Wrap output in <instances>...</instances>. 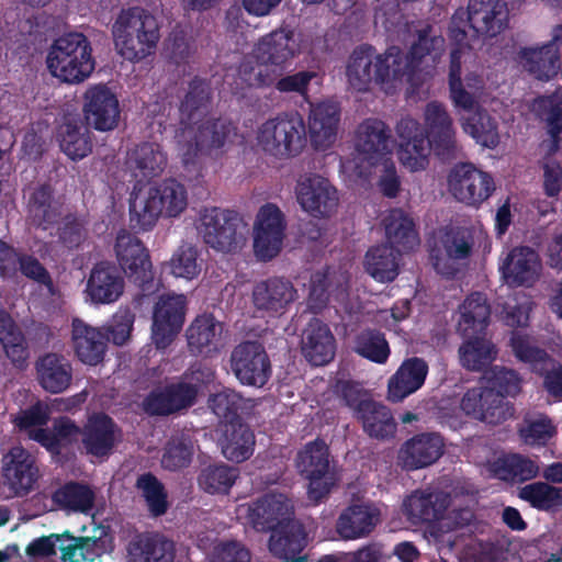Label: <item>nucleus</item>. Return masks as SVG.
I'll return each instance as SVG.
<instances>
[{
	"mask_svg": "<svg viewBox=\"0 0 562 562\" xmlns=\"http://www.w3.org/2000/svg\"><path fill=\"white\" fill-rule=\"evenodd\" d=\"M183 131L180 136L179 155L184 165H192L200 155L222 148L232 127L226 121L209 110V95L203 85L194 86L180 106Z\"/></svg>",
	"mask_w": 562,
	"mask_h": 562,
	"instance_id": "nucleus-1",
	"label": "nucleus"
},
{
	"mask_svg": "<svg viewBox=\"0 0 562 562\" xmlns=\"http://www.w3.org/2000/svg\"><path fill=\"white\" fill-rule=\"evenodd\" d=\"M487 385L469 389L461 398L462 412L481 422L497 425L514 415V406L506 401L520 392L521 380L512 369L494 367L485 373Z\"/></svg>",
	"mask_w": 562,
	"mask_h": 562,
	"instance_id": "nucleus-2",
	"label": "nucleus"
},
{
	"mask_svg": "<svg viewBox=\"0 0 562 562\" xmlns=\"http://www.w3.org/2000/svg\"><path fill=\"white\" fill-rule=\"evenodd\" d=\"M301 52L300 34L288 27L277 29L257 41L251 53L257 66L244 64L240 75L250 87L270 86Z\"/></svg>",
	"mask_w": 562,
	"mask_h": 562,
	"instance_id": "nucleus-3",
	"label": "nucleus"
},
{
	"mask_svg": "<svg viewBox=\"0 0 562 562\" xmlns=\"http://www.w3.org/2000/svg\"><path fill=\"white\" fill-rule=\"evenodd\" d=\"M490 314V306L479 292L470 294L462 304L458 329L464 344L459 352L463 367L471 371H482L497 355L495 346L485 338Z\"/></svg>",
	"mask_w": 562,
	"mask_h": 562,
	"instance_id": "nucleus-4",
	"label": "nucleus"
},
{
	"mask_svg": "<svg viewBox=\"0 0 562 562\" xmlns=\"http://www.w3.org/2000/svg\"><path fill=\"white\" fill-rule=\"evenodd\" d=\"M115 52L125 60L139 63L155 54L160 27L157 19L142 8L122 10L111 27Z\"/></svg>",
	"mask_w": 562,
	"mask_h": 562,
	"instance_id": "nucleus-5",
	"label": "nucleus"
},
{
	"mask_svg": "<svg viewBox=\"0 0 562 562\" xmlns=\"http://www.w3.org/2000/svg\"><path fill=\"white\" fill-rule=\"evenodd\" d=\"M353 148L351 157L341 162V169L350 179L368 180L372 165L392 157L391 130L382 120L366 119L355 132Z\"/></svg>",
	"mask_w": 562,
	"mask_h": 562,
	"instance_id": "nucleus-6",
	"label": "nucleus"
},
{
	"mask_svg": "<svg viewBox=\"0 0 562 562\" xmlns=\"http://www.w3.org/2000/svg\"><path fill=\"white\" fill-rule=\"evenodd\" d=\"M187 206L186 187L168 179L135 194L131 202V222L140 229H149L160 216L177 217Z\"/></svg>",
	"mask_w": 562,
	"mask_h": 562,
	"instance_id": "nucleus-7",
	"label": "nucleus"
},
{
	"mask_svg": "<svg viewBox=\"0 0 562 562\" xmlns=\"http://www.w3.org/2000/svg\"><path fill=\"white\" fill-rule=\"evenodd\" d=\"M46 65L52 76L61 82H83L95 68L90 41L78 32L58 37L47 53Z\"/></svg>",
	"mask_w": 562,
	"mask_h": 562,
	"instance_id": "nucleus-8",
	"label": "nucleus"
},
{
	"mask_svg": "<svg viewBox=\"0 0 562 562\" xmlns=\"http://www.w3.org/2000/svg\"><path fill=\"white\" fill-rule=\"evenodd\" d=\"M305 124L297 112L281 113L260 123L256 145L276 158H290L304 147Z\"/></svg>",
	"mask_w": 562,
	"mask_h": 562,
	"instance_id": "nucleus-9",
	"label": "nucleus"
},
{
	"mask_svg": "<svg viewBox=\"0 0 562 562\" xmlns=\"http://www.w3.org/2000/svg\"><path fill=\"white\" fill-rule=\"evenodd\" d=\"M198 231L206 245L224 254L238 252L247 243V223L229 210L204 209L199 216Z\"/></svg>",
	"mask_w": 562,
	"mask_h": 562,
	"instance_id": "nucleus-10",
	"label": "nucleus"
},
{
	"mask_svg": "<svg viewBox=\"0 0 562 562\" xmlns=\"http://www.w3.org/2000/svg\"><path fill=\"white\" fill-rule=\"evenodd\" d=\"M443 45V37L432 26L419 31L418 41L412 46L411 55H405L398 47H390L384 54H376L378 70L381 72L380 85L385 91L395 89L403 78L414 70L417 59L432 52L437 55Z\"/></svg>",
	"mask_w": 562,
	"mask_h": 562,
	"instance_id": "nucleus-11",
	"label": "nucleus"
},
{
	"mask_svg": "<svg viewBox=\"0 0 562 562\" xmlns=\"http://www.w3.org/2000/svg\"><path fill=\"white\" fill-rule=\"evenodd\" d=\"M60 552L63 562H94L108 551L102 537L74 536L66 530L34 539L26 547V553L34 558H48Z\"/></svg>",
	"mask_w": 562,
	"mask_h": 562,
	"instance_id": "nucleus-12",
	"label": "nucleus"
},
{
	"mask_svg": "<svg viewBox=\"0 0 562 562\" xmlns=\"http://www.w3.org/2000/svg\"><path fill=\"white\" fill-rule=\"evenodd\" d=\"M297 473L307 481V496L314 503L325 498L335 485V475L330 471L329 449L324 440L317 438L307 442L296 454Z\"/></svg>",
	"mask_w": 562,
	"mask_h": 562,
	"instance_id": "nucleus-13",
	"label": "nucleus"
},
{
	"mask_svg": "<svg viewBox=\"0 0 562 562\" xmlns=\"http://www.w3.org/2000/svg\"><path fill=\"white\" fill-rule=\"evenodd\" d=\"M285 229V215L277 204L259 207L251 227L252 251L259 261H269L281 252Z\"/></svg>",
	"mask_w": 562,
	"mask_h": 562,
	"instance_id": "nucleus-14",
	"label": "nucleus"
},
{
	"mask_svg": "<svg viewBox=\"0 0 562 562\" xmlns=\"http://www.w3.org/2000/svg\"><path fill=\"white\" fill-rule=\"evenodd\" d=\"M295 194L302 210L314 218H329L338 211V190L323 176L311 173L300 177Z\"/></svg>",
	"mask_w": 562,
	"mask_h": 562,
	"instance_id": "nucleus-15",
	"label": "nucleus"
},
{
	"mask_svg": "<svg viewBox=\"0 0 562 562\" xmlns=\"http://www.w3.org/2000/svg\"><path fill=\"white\" fill-rule=\"evenodd\" d=\"M448 189L460 203L479 206L495 190L492 176L470 162L456 165L448 177Z\"/></svg>",
	"mask_w": 562,
	"mask_h": 562,
	"instance_id": "nucleus-16",
	"label": "nucleus"
},
{
	"mask_svg": "<svg viewBox=\"0 0 562 562\" xmlns=\"http://www.w3.org/2000/svg\"><path fill=\"white\" fill-rule=\"evenodd\" d=\"M231 368L243 385L262 387L271 378L272 368L265 347L258 341H244L231 353Z\"/></svg>",
	"mask_w": 562,
	"mask_h": 562,
	"instance_id": "nucleus-17",
	"label": "nucleus"
},
{
	"mask_svg": "<svg viewBox=\"0 0 562 562\" xmlns=\"http://www.w3.org/2000/svg\"><path fill=\"white\" fill-rule=\"evenodd\" d=\"M187 297L183 294H162L153 310L151 338L157 349L169 347L186 321Z\"/></svg>",
	"mask_w": 562,
	"mask_h": 562,
	"instance_id": "nucleus-18",
	"label": "nucleus"
},
{
	"mask_svg": "<svg viewBox=\"0 0 562 562\" xmlns=\"http://www.w3.org/2000/svg\"><path fill=\"white\" fill-rule=\"evenodd\" d=\"M395 133L398 139L400 164L411 172L425 170L434 143L427 139L419 122L412 117H403L397 122Z\"/></svg>",
	"mask_w": 562,
	"mask_h": 562,
	"instance_id": "nucleus-19",
	"label": "nucleus"
},
{
	"mask_svg": "<svg viewBox=\"0 0 562 562\" xmlns=\"http://www.w3.org/2000/svg\"><path fill=\"white\" fill-rule=\"evenodd\" d=\"M82 113L88 126L100 132L113 131L120 121V102L104 83L90 85L82 94Z\"/></svg>",
	"mask_w": 562,
	"mask_h": 562,
	"instance_id": "nucleus-20",
	"label": "nucleus"
},
{
	"mask_svg": "<svg viewBox=\"0 0 562 562\" xmlns=\"http://www.w3.org/2000/svg\"><path fill=\"white\" fill-rule=\"evenodd\" d=\"M198 390L183 380L154 387L143 401V409L149 416L168 417L192 407Z\"/></svg>",
	"mask_w": 562,
	"mask_h": 562,
	"instance_id": "nucleus-21",
	"label": "nucleus"
},
{
	"mask_svg": "<svg viewBox=\"0 0 562 562\" xmlns=\"http://www.w3.org/2000/svg\"><path fill=\"white\" fill-rule=\"evenodd\" d=\"M4 484L16 495L30 493L40 477L35 457L23 447H12L2 458Z\"/></svg>",
	"mask_w": 562,
	"mask_h": 562,
	"instance_id": "nucleus-22",
	"label": "nucleus"
},
{
	"mask_svg": "<svg viewBox=\"0 0 562 562\" xmlns=\"http://www.w3.org/2000/svg\"><path fill=\"white\" fill-rule=\"evenodd\" d=\"M122 435L121 428L108 414L92 413L82 426V449L88 456L109 457Z\"/></svg>",
	"mask_w": 562,
	"mask_h": 562,
	"instance_id": "nucleus-23",
	"label": "nucleus"
},
{
	"mask_svg": "<svg viewBox=\"0 0 562 562\" xmlns=\"http://www.w3.org/2000/svg\"><path fill=\"white\" fill-rule=\"evenodd\" d=\"M443 438L436 432H423L406 440L398 451V461L407 471L434 464L443 453Z\"/></svg>",
	"mask_w": 562,
	"mask_h": 562,
	"instance_id": "nucleus-24",
	"label": "nucleus"
},
{
	"mask_svg": "<svg viewBox=\"0 0 562 562\" xmlns=\"http://www.w3.org/2000/svg\"><path fill=\"white\" fill-rule=\"evenodd\" d=\"M562 26L553 31L552 40L541 46L527 47L519 53V63L528 72L538 79L549 80L558 74L560 64V45Z\"/></svg>",
	"mask_w": 562,
	"mask_h": 562,
	"instance_id": "nucleus-25",
	"label": "nucleus"
},
{
	"mask_svg": "<svg viewBox=\"0 0 562 562\" xmlns=\"http://www.w3.org/2000/svg\"><path fill=\"white\" fill-rule=\"evenodd\" d=\"M116 257L126 278L151 281V262L148 252L138 238L121 232L115 244Z\"/></svg>",
	"mask_w": 562,
	"mask_h": 562,
	"instance_id": "nucleus-26",
	"label": "nucleus"
},
{
	"mask_svg": "<svg viewBox=\"0 0 562 562\" xmlns=\"http://www.w3.org/2000/svg\"><path fill=\"white\" fill-rule=\"evenodd\" d=\"M307 541V535L303 524L292 519L280 524L271 531L269 550L273 557L283 562H306L301 557Z\"/></svg>",
	"mask_w": 562,
	"mask_h": 562,
	"instance_id": "nucleus-27",
	"label": "nucleus"
},
{
	"mask_svg": "<svg viewBox=\"0 0 562 562\" xmlns=\"http://www.w3.org/2000/svg\"><path fill=\"white\" fill-rule=\"evenodd\" d=\"M428 363L419 357L405 359L387 381L386 398L400 403L417 392L425 383Z\"/></svg>",
	"mask_w": 562,
	"mask_h": 562,
	"instance_id": "nucleus-28",
	"label": "nucleus"
},
{
	"mask_svg": "<svg viewBox=\"0 0 562 562\" xmlns=\"http://www.w3.org/2000/svg\"><path fill=\"white\" fill-rule=\"evenodd\" d=\"M291 507L283 494L268 493L257 498L249 506L248 520L257 531H272L290 518Z\"/></svg>",
	"mask_w": 562,
	"mask_h": 562,
	"instance_id": "nucleus-29",
	"label": "nucleus"
},
{
	"mask_svg": "<svg viewBox=\"0 0 562 562\" xmlns=\"http://www.w3.org/2000/svg\"><path fill=\"white\" fill-rule=\"evenodd\" d=\"M465 46L452 50L449 75L450 97L457 108L471 110L481 98L484 81L475 72H469L464 81L461 80V56Z\"/></svg>",
	"mask_w": 562,
	"mask_h": 562,
	"instance_id": "nucleus-30",
	"label": "nucleus"
},
{
	"mask_svg": "<svg viewBox=\"0 0 562 562\" xmlns=\"http://www.w3.org/2000/svg\"><path fill=\"white\" fill-rule=\"evenodd\" d=\"M543 266L539 254L529 246H516L499 258L502 277L509 281H531L541 277Z\"/></svg>",
	"mask_w": 562,
	"mask_h": 562,
	"instance_id": "nucleus-31",
	"label": "nucleus"
},
{
	"mask_svg": "<svg viewBox=\"0 0 562 562\" xmlns=\"http://www.w3.org/2000/svg\"><path fill=\"white\" fill-rule=\"evenodd\" d=\"M339 108L337 103L324 101L311 106L308 130L311 140L318 150L330 148L337 139Z\"/></svg>",
	"mask_w": 562,
	"mask_h": 562,
	"instance_id": "nucleus-32",
	"label": "nucleus"
},
{
	"mask_svg": "<svg viewBox=\"0 0 562 562\" xmlns=\"http://www.w3.org/2000/svg\"><path fill=\"white\" fill-rule=\"evenodd\" d=\"M450 501V495L440 491H416L404 501L403 512L415 525L435 522L443 518Z\"/></svg>",
	"mask_w": 562,
	"mask_h": 562,
	"instance_id": "nucleus-33",
	"label": "nucleus"
},
{
	"mask_svg": "<svg viewBox=\"0 0 562 562\" xmlns=\"http://www.w3.org/2000/svg\"><path fill=\"white\" fill-rule=\"evenodd\" d=\"M345 75L355 91H368L373 83L380 85L375 50L370 46L357 47L347 59Z\"/></svg>",
	"mask_w": 562,
	"mask_h": 562,
	"instance_id": "nucleus-34",
	"label": "nucleus"
},
{
	"mask_svg": "<svg viewBox=\"0 0 562 562\" xmlns=\"http://www.w3.org/2000/svg\"><path fill=\"white\" fill-rule=\"evenodd\" d=\"M470 250L465 232H446L440 238V246L432 252L434 267L441 276L450 277L459 269L460 261L469 256Z\"/></svg>",
	"mask_w": 562,
	"mask_h": 562,
	"instance_id": "nucleus-35",
	"label": "nucleus"
},
{
	"mask_svg": "<svg viewBox=\"0 0 562 562\" xmlns=\"http://www.w3.org/2000/svg\"><path fill=\"white\" fill-rule=\"evenodd\" d=\"M424 123L437 154L446 155L456 147L453 121L441 103L432 101L426 105Z\"/></svg>",
	"mask_w": 562,
	"mask_h": 562,
	"instance_id": "nucleus-36",
	"label": "nucleus"
},
{
	"mask_svg": "<svg viewBox=\"0 0 562 562\" xmlns=\"http://www.w3.org/2000/svg\"><path fill=\"white\" fill-rule=\"evenodd\" d=\"M335 337L328 325L318 319L310 322L302 338V353L313 366L327 364L335 356Z\"/></svg>",
	"mask_w": 562,
	"mask_h": 562,
	"instance_id": "nucleus-37",
	"label": "nucleus"
},
{
	"mask_svg": "<svg viewBox=\"0 0 562 562\" xmlns=\"http://www.w3.org/2000/svg\"><path fill=\"white\" fill-rule=\"evenodd\" d=\"M130 562H172L175 544L159 532L137 535L127 548Z\"/></svg>",
	"mask_w": 562,
	"mask_h": 562,
	"instance_id": "nucleus-38",
	"label": "nucleus"
},
{
	"mask_svg": "<svg viewBox=\"0 0 562 562\" xmlns=\"http://www.w3.org/2000/svg\"><path fill=\"white\" fill-rule=\"evenodd\" d=\"M36 373L40 385L52 394L66 391L72 380L70 362L54 352L46 353L36 361Z\"/></svg>",
	"mask_w": 562,
	"mask_h": 562,
	"instance_id": "nucleus-39",
	"label": "nucleus"
},
{
	"mask_svg": "<svg viewBox=\"0 0 562 562\" xmlns=\"http://www.w3.org/2000/svg\"><path fill=\"white\" fill-rule=\"evenodd\" d=\"M220 445L227 460L241 463L254 454L256 437L252 429L241 420L226 423Z\"/></svg>",
	"mask_w": 562,
	"mask_h": 562,
	"instance_id": "nucleus-40",
	"label": "nucleus"
},
{
	"mask_svg": "<svg viewBox=\"0 0 562 562\" xmlns=\"http://www.w3.org/2000/svg\"><path fill=\"white\" fill-rule=\"evenodd\" d=\"M223 325L213 314L198 315L186 330L189 351L194 356H206L217 350Z\"/></svg>",
	"mask_w": 562,
	"mask_h": 562,
	"instance_id": "nucleus-41",
	"label": "nucleus"
},
{
	"mask_svg": "<svg viewBox=\"0 0 562 562\" xmlns=\"http://www.w3.org/2000/svg\"><path fill=\"white\" fill-rule=\"evenodd\" d=\"M106 338L98 329L80 319L72 322V342L78 359L89 366L103 361L106 351Z\"/></svg>",
	"mask_w": 562,
	"mask_h": 562,
	"instance_id": "nucleus-42",
	"label": "nucleus"
},
{
	"mask_svg": "<svg viewBox=\"0 0 562 562\" xmlns=\"http://www.w3.org/2000/svg\"><path fill=\"white\" fill-rule=\"evenodd\" d=\"M379 520V512L366 505H351L339 516L336 530L344 539L368 536Z\"/></svg>",
	"mask_w": 562,
	"mask_h": 562,
	"instance_id": "nucleus-43",
	"label": "nucleus"
},
{
	"mask_svg": "<svg viewBox=\"0 0 562 562\" xmlns=\"http://www.w3.org/2000/svg\"><path fill=\"white\" fill-rule=\"evenodd\" d=\"M531 110L547 122L550 139L542 144V148L549 155L557 153L559 150V134L562 131V91L535 99Z\"/></svg>",
	"mask_w": 562,
	"mask_h": 562,
	"instance_id": "nucleus-44",
	"label": "nucleus"
},
{
	"mask_svg": "<svg viewBox=\"0 0 562 562\" xmlns=\"http://www.w3.org/2000/svg\"><path fill=\"white\" fill-rule=\"evenodd\" d=\"M385 236L392 249L407 251L418 244L415 224L412 217L401 209H393L382 218Z\"/></svg>",
	"mask_w": 562,
	"mask_h": 562,
	"instance_id": "nucleus-45",
	"label": "nucleus"
},
{
	"mask_svg": "<svg viewBox=\"0 0 562 562\" xmlns=\"http://www.w3.org/2000/svg\"><path fill=\"white\" fill-rule=\"evenodd\" d=\"M60 150L71 160H81L92 151L91 133L88 125L79 121L61 124L57 132Z\"/></svg>",
	"mask_w": 562,
	"mask_h": 562,
	"instance_id": "nucleus-46",
	"label": "nucleus"
},
{
	"mask_svg": "<svg viewBox=\"0 0 562 562\" xmlns=\"http://www.w3.org/2000/svg\"><path fill=\"white\" fill-rule=\"evenodd\" d=\"M362 424L363 431L379 440L393 438L397 424L391 409L376 401L364 405L362 412L356 417Z\"/></svg>",
	"mask_w": 562,
	"mask_h": 562,
	"instance_id": "nucleus-47",
	"label": "nucleus"
},
{
	"mask_svg": "<svg viewBox=\"0 0 562 562\" xmlns=\"http://www.w3.org/2000/svg\"><path fill=\"white\" fill-rule=\"evenodd\" d=\"M491 471L498 480L510 483H524L538 476L536 461L519 453H509L496 459Z\"/></svg>",
	"mask_w": 562,
	"mask_h": 562,
	"instance_id": "nucleus-48",
	"label": "nucleus"
},
{
	"mask_svg": "<svg viewBox=\"0 0 562 562\" xmlns=\"http://www.w3.org/2000/svg\"><path fill=\"white\" fill-rule=\"evenodd\" d=\"M295 295L293 283H256L252 301L258 310L280 312L294 301Z\"/></svg>",
	"mask_w": 562,
	"mask_h": 562,
	"instance_id": "nucleus-49",
	"label": "nucleus"
},
{
	"mask_svg": "<svg viewBox=\"0 0 562 562\" xmlns=\"http://www.w3.org/2000/svg\"><path fill=\"white\" fill-rule=\"evenodd\" d=\"M127 164L143 177H155L166 168L167 156L159 144L142 143L131 151Z\"/></svg>",
	"mask_w": 562,
	"mask_h": 562,
	"instance_id": "nucleus-50",
	"label": "nucleus"
},
{
	"mask_svg": "<svg viewBox=\"0 0 562 562\" xmlns=\"http://www.w3.org/2000/svg\"><path fill=\"white\" fill-rule=\"evenodd\" d=\"M0 342L7 357L18 366H22L27 357L29 350L25 337L12 316L4 310H0Z\"/></svg>",
	"mask_w": 562,
	"mask_h": 562,
	"instance_id": "nucleus-51",
	"label": "nucleus"
},
{
	"mask_svg": "<svg viewBox=\"0 0 562 562\" xmlns=\"http://www.w3.org/2000/svg\"><path fill=\"white\" fill-rule=\"evenodd\" d=\"M94 492L89 485L79 482H67L57 488L53 495V503L63 509L87 513L94 504Z\"/></svg>",
	"mask_w": 562,
	"mask_h": 562,
	"instance_id": "nucleus-52",
	"label": "nucleus"
},
{
	"mask_svg": "<svg viewBox=\"0 0 562 562\" xmlns=\"http://www.w3.org/2000/svg\"><path fill=\"white\" fill-rule=\"evenodd\" d=\"M463 132L476 140L477 144L494 148L499 143L496 121L484 110L479 109L473 114L460 117Z\"/></svg>",
	"mask_w": 562,
	"mask_h": 562,
	"instance_id": "nucleus-53",
	"label": "nucleus"
},
{
	"mask_svg": "<svg viewBox=\"0 0 562 562\" xmlns=\"http://www.w3.org/2000/svg\"><path fill=\"white\" fill-rule=\"evenodd\" d=\"M357 355L378 364H384L391 355L385 334L376 328H364L355 337Z\"/></svg>",
	"mask_w": 562,
	"mask_h": 562,
	"instance_id": "nucleus-54",
	"label": "nucleus"
},
{
	"mask_svg": "<svg viewBox=\"0 0 562 562\" xmlns=\"http://www.w3.org/2000/svg\"><path fill=\"white\" fill-rule=\"evenodd\" d=\"M518 497L538 510L550 512L562 506V487L533 482L520 487Z\"/></svg>",
	"mask_w": 562,
	"mask_h": 562,
	"instance_id": "nucleus-55",
	"label": "nucleus"
},
{
	"mask_svg": "<svg viewBox=\"0 0 562 562\" xmlns=\"http://www.w3.org/2000/svg\"><path fill=\"white\" fill-rule=\"evenodd\" d=\"M27 209L32 223L44 229L54 224L59 215V206L50 201L48 187H40L30 192Z\"/></svg>",
	"mask_w": 562,
	"mask_h": 562,
	"instance_id": "nucleus-56",
	"label": "nucleus"
},
{
	"mask_svg": "<svg viewBox=\"0 0 562 562\" xmlns=\"http://www.w3.org/2000/svg\"><path fill=\"white\" fill-rule=\"evenodd\" d=\"M364 267L373 279L393 281L397 277V257L392 247L380 246L367 252Z\"/></svg>",
	"mask_w": 562,
	"mask_h": 562,
	"instance_id": "nucleus-57",
	"label": "nucleus"
},
{
	"mask_svg": "<svg viewBox=\"0 0 562 562\" xmlns=\"http://www.w3.org/2000/svg\"><path fill=\"white\" fill-rule=\"evenodd\" d=\"M238 477V470L234 467L221 463L210 464L203 468L199 474V486L210 493H228Z\"/></svg>",
	"mask_w": 562,
	"mask_h": 562,
	"instance_id": "nucleus-58",
	"label": "nucleus"
},
{
	"mask_svg": "<svg viewBox=\"0 0 562 562\" xmlns=\"http://www.w3.org/2000/svg\"><path fill=\"white\" fill-rule=\"evenodd\" d=\"M193 453V442L189 435L172 436L165 446L161 465L169 471L187 468L192 461Z\"/></svg>",
	"mask_w": 562,
	"mask_h": 562,
	"instance_id": "nucleus-59",
	"label": "nucleus"
},
{
	"mask_svg": "<svg viewBox=\"0 0 562 562\" xmlns=\"http://www.w3.org/2000/svg\"><path fill=\"white\" fill-rule=\"evenodd\" d=\"M136 487L142 491L148 510L154 517L166 514L168 509L167 493L162 483L153 473L139 475Z\"/></svg>",
	"mask_w": 562,
	"mask_h": 562,
	"instance_id": "nucleus-60",
	"label": "nucleus"
},
{
	"mask_svg": "<svg viewBox=\"0 0 562 562\" xmlns=\"http://www.w3.org/2000/svg\"><path fill=\"white\" fill-rule=\"evenodd\" d=\"M198 251L191 246H182L172 256L169 262L162 267L164 273L172 278L193 280L201 271V265L196 262Z\"/></svg>",
	"mask_w": 562,
	"mask_h": 562,
	"instance_id": "nucleus-61",
	"label": "nucleus"
},
{
	"mask_svg": "<svg viewBox=\"0 0 562 562\" xmlns=\"http://www.w3.org/2000/svg\"><path fill=\"white\" fill-rule=\"evenodd\" d=\"M241 396L237 392L224 389L211 395L207 403L218 418L226 423H236L240 420L238 413L241 409Z\"/></svg>",
	"mask_w": 562,
	"mask_h": 562,
	"instance_id": "nucleus-62",
	"label": "nucleus"
},
{
	"mask_svg": "<svg viewBox=\"0 0 562 562\" xmlns=\"http://www.w3.org/2000/svg\"><path fill=\"white\" fill-rule=\"evenodd\" d=\"M518 434L526 445L544 446L557 434V429L549 417L542 416L536 420H526Z\"/></svg>",
	"mask_w": 562,
	"mask_h": 562,
	"instance_id": "nucleus-63",
	"label": "nucleus"
},
{
	"mask_svg": "<svg viewBox=\"0 0 562 562\" xmlns=\"http://www.w3.org/2000/svg\"><path fill=\"white\" fill-rule=\"evenodd\" d=\"M134 321L135 315L128 307L120 308L108 327L106 340H112L116 346L124 345L131 336Z\"/></svg>",
	"mask_w": 562,
	"mask_h": 562,
	"instance_id": "nucleus-64",
	"label": "nucleus"
}]
</instances>
